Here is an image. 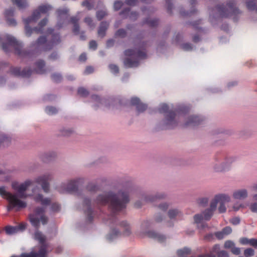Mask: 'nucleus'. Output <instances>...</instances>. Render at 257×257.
<instances>
[{
    "mask_svg": "<svg viewBox=\"0 0 257 257\" xmlns=\"http://www.w3.org/2000/svg\"><path fill=\"white\" fill-rule=\"evenodd\" d=\"M182 213L178 208H171L168 211V215L170 219H175L177 217H181L182 216Z\"/></svg>",
    "mask_w": 257,
    "mask_h": 257,
    "instance_id": "obj_25",
    "label": "nucleus"
},
{
    "mask_svg": "<svg viewBox=\"0 0 257 257\" xmlns=\"http://www.w3.org/2000/svg\"><path fill=\"white\" fill-rule=\"evenodd\" d=\"M92 99L93 101L96 103V106H98L102 103L103 100L98 96L95 95L92 96Z\"/></svg>",
    "mask_w": 257,
    "mask_h": 257,
    "instance_id": "obj_48",
    "label": "nucleus"
},
{
    "mask_svg": "<svg viewBox=\"0 0 257 257\" xmlns=\"http://www.w3.org/2000/svg\"><path fill=\"white\" fill-rule=\"evenodd\" d=\"M105 223L111 226L109 232L105 236L106 239L109 242L115 240L121 232L124 236H128L132 232L130 225L127 221H119L116 217L110 218Z\"/></svg>",
    "mask_w": 257,
    "mask_h": 257,
    "instance_id": "obj_5",
    "label": "nucleus"
},
{
    "mask_svg": "<svg viewBox=\"0 0 257 257\" xmlns=\"http://www.w3.org/2000/svg\"><path fill=\"white\" fill-rule=\"evenodd\" d=\"M129 201L128 191L124 189H112L98 194L93 202L101 205H108L114 212L125 208Z\"/></svg>",
    "mask_w": 257,
    "mask_h": 257,
    "instance_id": "obj_3",
    "label": "nucleus"
},
{
    "mask_svg": "<svg viewBox=\"0 0 257 257\" xmlns=\"http://www.w3.org/2000/svg\"><path fill=\"white\" fill-rule=\"evenodd\" d=\"M235 245V243L233 241L228 240L226 241L224 244V248L226 249H230V250Z\"/></svg>",
    "mask_w": 257,
    "mask_h": 257,
    "instance_id": "obj_43",
    "label": "nucleus"
},
{
    "mask_svg": "<svg viewBox=\"0 0 257 257\" xmlns=\"http://www.w3.org/2000/svg\"><path fill=\"white\" fill-rule=\"evenodd\" d=\"M230 250L233 254L235 255H239L240 253V248L236 247L235 245Z\"/></svg>",
    "mask_w": 257,
    "mask_h": 257,
    "instance_id": "obj_59",
    "label": "nucleus"
},
{
    "mask_svg": "<svg viewBox=\"0 0 257 257\" xmlns=\"http://www.w3.org/2000/svg\"><path fill=\"white\" fill-rule=\"evenodd\" d=\"M0 42L3 49L5 52L9 51L11 49H15L16 53L21 57H31L34 52H28L22 49V44L18 42L15 37L8 34H0Z\"/></svg>",
    "mask_w": 257,
    "mask_h": 257,
    "instance_id": "obj_7",
    "label": "nucleus"
},
{
    "mask_svg": "<svg viewBox=\"0 0 257 257\" xmlns=\"http://www.w3.org/2000/svg\"><path fill=\"white\" fill-rule=\"evenodd\" d=\"M78 20H79V18H77L76 17H73L71 19V22L73 24H74V28L73 29V32L75 34H77L79 31V27L77 24Z\"/></svg>",
    "mask_w": 257,
    "mask_h": 257,
    "instance_id": "obj_37",
    "label": "nucleus"
},
{
    "mask_svg": "<svg viewBox=\"0 0 257 257\" xmlns=\"http://www.w3.org/2000/svg\"><path fill=\"white\" fill-rule=\"evenodd\" d=\"M250 210L253 213H257V202L252 203L249 206Z\"/></svg>",
    "mask_w": 257,
    "mask_h": 257,
    "instance_id": "obj_58",
    "label": "nucleus"
},
{
    "mask_svg": "<svg viewBox=\"0 0 257 257\" xmlns=\"http://www.w3.org/2000/svg\"><path fill=\"white\" fill-rule=\"evenodd\" d=\"M189 107L180 106L174 111L169 110V106L166 103L161 104L158 108L160 113H164V118L161 121V126L165 129H171L179 124L185 127H194L199 125L202 118L198 115L187 116Z\"/></svg>",
    "mask_w": 257,
    "mask_h": 257,
    "instance_id": "obj_2",
    "label": "nucleus"
},
{
    "mask_svg": "<svg viewBox=\"0 0 257 257\" xmlns=\"http://www.w3.org/2000/svg\"><path fill=\"white\" fill-rule=\"evenodd\" d=\"M230 221L233 225H237L240 222V218L238 217H235L231 219Z\"/></svg>",
    "mask_w": 257,
    "mask_h": 257,
    "instance_id": "obj_61",
    "label": "nucleus"
},
{
    "mask_svg": "<svg viewBox=\"0 0 257 257\" xmlns=\"http://www.w3.org/2000/svg\"><path fill=\"white\" fill-rule=\"evenodd\" d=\"M54 30L52 29H48L47 33L48 34H51L52 37V40L51 42H47L46 38L45 37H40L37 42L35 45H36V48H39L43 44L46 43L47 46L45 48L46 50L50 49L52 47L59 44L60 42V37L59 34H55L54 33Z\"/></svg>",
    "mask_w": 257,
    "mask_h": 257,
    "instance_id": "obj_12",
    "label": "nucleus"
},
{
    "mask_svg": "<svg viewBox=\"0 0 257 257\" xmlns=\"http://www.w3.org/2000/svg\"><path fill=\"white\" fill-rule=\"evenodd\" d=\"M32 182L31 180H27L22 183L17 181L13 182L12 187L17 192L16 193L14 194L7 192L5 186H0V195L6 199L9 202L7 208L8 211H10L14 208L19 210L25 208L27 206V202L22 199H26L29 196H32V199L36 202L40 203L43 206L50 204V198L44 197L40 192V189L37 187L32 189L31 194L26 193V191L32 185Z\"/></svg>",
    "mask_w": 257,
    "mask_h": 257,
    "instance_id": "obj_1",
    "label": "nucleus"
},
{
    "mask_svg": "<svg viewBox=\"0 0 257 257\" xmlns=\"http://www.w3.org/2000/svg\"><path fill=\"white\" fill-rule=\"evenodd\" d=\"M169 204L167 202H162L160 203L158 208L163 211H166L169 208Z\"/></svg>",
    "mask_w": 257,
    "mask_h": 257,
    "instance_id": "obj_49",
    "label": "nucleus"
},
{
    "mask_svg": "<svg viewBox=\"0 0 257 257\" xmlns=\"http://www.w3.org/2000/svg\"><path fill=\"white\" fill-rule=\"evenodd\" d=\"M27 223L22 222L17 226H8L6 227L5 230L7 234L13 235L24 231L27 227Z\"/></svg>",
    "mask_w": 257,
    "mask_h": 257,
    "instance_id": "obj_18",
    "label": "nucleus"
},
{
    "mask_svg": "<svg viewBox=\"0 0 257 257\" xmlns=\"http://www.w3.org/2000/svg\"><path fill=\"white\" fill-rule=\"evenodd\" d=\"M209 199L207 197H202L198 199L197 202L201 206H206L208 202Z\"/></svg>",
    "mask_w": 257,
    "mask_h": 257,
    "instance_id": "obj_42",
    "label": "nucleus"
},
{
    "mask_svg": "<svg viewBox=\"0 0 257 257\" xmlns=\"http://www.w3.org/2000/svg\"><path fill=\"white\" fill-rule=\"evenodd\" d=\"M91 200L86 198L84 200L85 205V213L86 215V220L87 222H91L94 217V213L90 207Z\"/></svg>",
    "mask_w": 257,
    "mask_h": 257,
    "instance_id": "obj_20",
    "label": "nucleus"
},
{
    "mask_svg": "<svg viewBox=\"0 0 257 257\" xmlns=\"http://www.w3.org/2000/svg\"><path fill=\"white\" fill-rule=\"evenodd\" d=\"M89 48L92 50H95L97 48V43L95 41H92L89 43Z\"/></svg>",
    "mask_w": 257,
    "mask_h": 257,
    "instance_id": "obj_63",
    "label": "nucleus"
},
{
    "mask_svg": "<svg viewBox=\"0 0 257 257\" xmlns=\"http://www.w3.org/2000/svg\"><path fill=\"white\" fill-rule=\"evenodd\" d=\"M249 239L245 237H243L240 239V242L241 244L245 245L249 244Z\"/></svg>",
    "mask_w": 257,
    "mask_h": 257,
    "instance_id": "obj_62",
    "label": "nucleus"
},
{
    "mask_svg": "<svg viewBox=\"0 0 257 257\" xmlns=\"http://www.w3.org/2000/svg\"><path fill=\"white\" fill-rule=\"evenodd\" d=\"M217 12L216 17H230L232 15H236L239 14V10L235 8L234 3L229 2L225 6H217L215 10Z\"/></svg>",
    "mask_w": 257,
    "mask_h": 257,
    "instance_id": "obj_13",
    "label": "nucleus"
},
{
    "mask_svg": "<svg viewBox=\"0 0 257 257\" xmlns=\"http://www.w3.org/2000/svg\"><path fill=\"white\" fill-rule=\"evenodd\" d=\"M56 157V153L55 152L50 151L43 154L41 157V159L43 162L47 163L52 160Z\"/></svg>",
    "mask_w": 257,
    "mask_h": 257,
    "instance_id": "obj_29",
    "label": "nucleus"
},
{
    "mask_svg": "<svg viewBox=\"0 0 257 257\" xmlns=\"http://www.w3.org/2000/svg\"><path fill=\"white\" fill-rule=\"evenodd\" d=\"M29 219L31 225L36 229L33 234V238L37 241L40 245L35 247L39 249L42 246H45V250L47 253L48 244L46 243V236L40 230H39L41 224L43 225L47 224L48 222V217L45 214V208L44 207H37L33 213L29 215Z\"/></svg>",
    "mask_w": 257,
    "mask_h": 257,
    "instance_id": "obj_4",
    "label": "nucleus"
},
{
    "mask_svg": "<svg viewBox=\"0 0 257 257\" xmlns=\"http://www.w3.org/2000/svg\"><path fill=\"white\" fill-rule=\"evenodd\" d=\"M82 6L86 7L89 10L92 9L94 7V2L88 0L84 1L82 3Z\"/></svg>",
    "mask_w": 257,
    "mask_h": 257,
    "instance_id": "obj_39",
    "label": "nucleus"
},
{
    "mask_svg": "<svg viewBox=\"0 0 257 257\" xmlns=\"http://www.w3.org/2000/svg\"><path fill=\"white\" fill-rule=\"evenodd\" d=\"M106 15V12L105 11H98L96 13L97 18L100 20L102 19Z\"/></svg>",
    "mask_w": 257,
    "mask_h": 257,
    "instance_id": "obj_55",
    "label": "nucleus"
},
{
    "mask_svg": "<svg viewBox=\"0 0 257 257\" xmlns=\"http://www.w3.org/2000/svg\"><path fill=\"white\" fill-rule=\"evenodd\" d=\"M232 232V229L229 226L224 227L221 231H218L215 233V236L218 239H222L224 236L230 234Z\"/></svg>",
    "mask_w": 257,
    "mask_h": 257,
    "instance_id": "obj_27",
    "label": "nucleus"
},
{
    "mask_svg": "<svg viewBox=\"0 0 257 257\" xmlns=\"http://www.w3.org/2000/svg\"><path fill=\"white\" fill-rule=\"evenodd\" d=\"M165 196V194L163 193H159L157 194L155 196L152 195H144L143 197V199L144 202H153L157 199L164 198Z\"/></svg>",
    "mask_w": 257,
    "mask_h": 257,
    "instance_id": "obj_26",
    "label": "nucleus"
},
{
    "mask_svg": "<svg viewBox=\"0 0 257 257\" xmlns=\"http://www.w3.org/2000/svg\"><path fill=\"white\" fill-rule=\"evenodd\" d=\"M37 73L44 74L46 72L44 61L39 60L36 63V67L34 70Z\"/></svg>",
    "mask_w": 257,
    "mask_h": 257,
    "instance_id": "obj_28",
    "label": "nucleus"
},
{
    "mask_svg": "<svg viewBox=\"0 0 257 257\" xmlns=\"http://www.w3.org/2000/svg\"><path fill=\"white\" fill-rule=\"evenodd\" d=\"M47 254L45 250V246L43 245L39 249L34 247L30 253H23L20 256L11 257H46Z\"/></svg>",
    "mask_w": 257,
    "mask_h": 257,
    "instance_id": "obj_17",
    "label": "nucleus"
},
{
    "mask_svg": "<svg viewBox=\"0 0 257 257\" xmlns=\"http://www.w3.org/2000/svg\"><path fill=\"white\" fill-rule=\"evenodd\" d=\"M78 94L81 96H86L88 94V91L83 87H80L78 89Z\"/></svg>",
    "mask_w": 257,
    "mask_h": 257,
    "instance_id": "obj_45",
    "label": "nucleus"
},
{
    "mask_svg": "<svg viewBox=\"0 0 257 257\" xmlns=\"http://www.w3.org/2000/svg\"><path fill=\"white\" fill-rule=\"evenodd\" d=\"M181 48L185 51H191L193 50V47L190 43H184L181 45Z\"/></svg>",
    "mask_w": 257,
    "mask_h": 257,
    "instance_id": "obj_51",
    "label": "nucleus"
},
{
    "mask_svg": "<svg viewBox=\"0 0 257 257\" xmlns=\"http://www.w3.org/2000/svg\"><path fill=\"white\" fill-rule=\"evenodd\" d=\"M109 68L111 72L113 74H116L118 72V68L116 65L110 64L109 65Z\"/></svg>",
    "mask_w": 257,
    "mask_h": 257,
    "instance_id": "obj_52",
    "label": "nucleus"
},
{
    "mask_svg": "<svg viewBox=\"0 0 257 257\" xmlns=\"http://www.w3.org/2000/svg\"><path fill=\"white\" fill-rule=\"evenodd\" d=\"M11 73L17 76H22L23 77H29L32 73V70L30 69H23L21 71L19 67H12L11 69Z\"/></svg>",
    "mask_w": 257,
    "mask_h": 257,
    "instance_id": "obj_22",
    "label": "nucleus"
},
{
    "mask_svg": "<svg viewBox=\"0 0 257 257\" xmlns=\"http://www.w3.org/2000/svg\"><path fill=\"white\" fill-rule=\"evenodd\" d=\"M249 244L254 247H257V239L254 238L250 239Z\"/></svg>",
    "mask_w": 257,
    "mask_h": 257,
    "instance_id": "obj_64",
    "label": "nucleus"
},
{
    "mask_svg": "<svg viewBox=\"0 0 257 257\" xmlns=\"http://www.w3.org/2000/svg\"><path fill=\"white\" fill-rule=\"evenodd\" d=\"M165 216L161 213H156L154 217V219L157 222H160L164 219Z\"/></svg>",
    "mask_w": 257,
    "mask_h": 257,
    "instance_id": "obj_46",
    "label": "nucleus"
},
{
    "mask_svg": "<svg viewBox=\"0 0 257 257\" xmlns=\"http://www.w3.org/2000/svg\"><path fill=\"white\" fill-rule=\"evenodd\" d=\"M254 254V251L251 248H248L244 250V255L246 257L252 256Z\"/></svg>",
    "mask_w": 257,
    "mask_h": 257,
    "instance_id": "obj_44",
    "label": "nucleus"
},
{
    "mask_svg": "<svg viewBox=\"0 0 257 257\" xmlns=\"http://www.w3.org/2000/svg\"><path fill=\"white\" fill-rule=\"evenodd\" d=\"M13 3L15 4L20 9H23L28 7L27 0H12Z\"/></svg>",
    "mask_w": 257,
    "mask_h": 257,
    "instance_id": "obj_33",
    "label": "nucleus"
},
{
    "mask_svg": "<svg viewBox=\"0 0 257 257\" xmlns=\"http://www.w3.org/2000/svg\"><path fill=\"white\" fill-rule=\"evenodd\" d=\"M146 23L148 24L150 26L154 27V26H155L157 24L158 21L156 19L150 20V18H149V19L146 20Z\"/></svg>",
    "mask_w": 257,
    "mask_h": 257,
    "instance_id": "obj_57",
    "label": "nucleus"
},
{
    "mask_svg": "<svg viewBox=\"0 0 257 257\" xmlns=\"http://www.w3.org/2000/svg\"><path fill=\"white\" fill-rule=\"evenodd\" d=\"M109 24L106 22H101L98 31V34L100 37H103L105 34V31L108 27Z\"/></svg>",
    "mask_w": 257,
    "mask_h": 257,
    "instance_id": "obj_31",
    "label": "nucleus"
},
{
    "mask_svg": "<svg viewBox=\"0 0 257 257\" xmlns=\"http://www.w3.org/2000/svg\"><path fill=\"white\" fill-rule=\"evenodd\" d=\"M130 10H125L123 12L120 13L121 15H123L127 14L128 17L131 19V20H135L136 19L138 14L136 12H130Z\"/></svg>",
    "mask_w": 257,
    "mask_h": 257,
    "instance_id": "obj_38",
    "label": "nucleus"
},
{
    "mask_svg": "<svg viewBox=\"0 0 257 257\" xmlns=\"http://www.w3.org/2000/svg\"><path fill=\"white\" fill-rule=\"evenodd\" d=\"M58 22L56 27L58 28H62L66 24L68 18L69 9L66 7L59 9L57 10Z\"/></svg>",
    "mask_w": 257,
    "mask_h": 257,
    "instance_id": "obj_16",
    "label": "nucleus"
},
{
    "mask_svg": "<svg viewBox=\"0 0 257 257\" xmlns=\"http://www.w3.org/2000/svg\"><path fill=\"white\" fill-rule=\"evenodd\" d=\"M84 22L88 25L90 29H93L95 27V25L93 23L91 18L89 17H86L84 20Z\"/></svg>",
    "mask_w": 257,
    "mask_h": 257,
    "instance_id": "obj_50",
    "label": "nucleus"
},
{
    "mask_svg": "<svg viewBox=\"0 0 257 257\" xmlns=\"http://www.w3.org/2000/svg\"><path fill=\"white\" fill-rule=\"evenodd\" d=\"M213 170L216 172H221L227 171V167L225 166V165L221 162H217L213 166Z\"/></svg>",
    "mask_w": 257,
    "mask_h": 257,
    "instance_id": "obj_32",
    "label": "nucleus"
},
{
    "mask_svg": "<svg viewBox=\"0 0 257 257\" xmlns=\"http://www.w3.org/2000/svg\"><path fill=\"white\" fill-rule=\"evenodd\" d=\"M244 208L245 206L242 203L236 201L232 205L231 208L229 209V211H234L236 212Z\"/></svg>",
    "mask_w": 257,
    "mask_h": 257,
    "instance_id": "obj_35",
    "label": "nucleus"
},
{
    "mask_svg": "<svg viewBox=\"0 0 257 257\" xmlns=\"http://www.w3.org/2000/svg\"><path fill=\"white\" fill-rule=\"evenodd\" d=\"M125 35L126 32L124 29H119L115 33V36L116 37L123 38L125 37Z\"/></svg>",
    "mask_w": 257,
    "mask_h": 257,
    "instance_id": "obj_53",
    "label": "nucleus"
},
{
    "mask_svg": "<svg viewBox=\"0 0 257 257\" xmlns=\"http://www.w3.org/2000/svg\"><path fill=\"white\" fill-rule=\"evenodd\" d=\"M234 161V158H229L226 159L225 160L222 161V163L225 165V166H226L227 167V170H229L231 164Z\"/></svg>",
    "mask_w": 257,
    "mask_h": 257,
    "instance_id": "obj_41",
    "label": "nucleus"
},
{
    "mask_svg": "<svg viewBox=\"0 0 257 257\" xmlns=\"http://www.w3.org/2000/svg\"><path fill=\"white\" fill-rule=\"evenodd\" d=\"M14 14V10L13 8L7 10L5 11V17L6 18L8 23L11 26H16L17 22L16 20L12 18Z\"/></svg>",
    "mask_w": 257,
    "mask_h": 257,
    "instance_id": "obj_24",
    "label": "nucleus"
},
{
    "mask_svg": "<svg viewBox=\"0 0 257 257\" xmlns=\"http://www.w3.org/2000/svg\"><path fill=\"white\" fill-rule=\"evenodd\" d=\"M55 96L52 94H47L44 96V99L45 101H51L55 99Z\"/></svg>",
    "mask_w": 257,
    "mask_h": 257,
    "instance_id": "obj_60",
    "label": "nucleus"
},
{
    "mask_svg": "<svg viewBox=\"0 0 257 257\" xmlns=\"http://www.w3.org/2000/svg\"><path fill=\"white\" fill-rule=\"evenodd\" d=\"M216 208H212L211 207V202L210 204V207L206 209L201 213L197 214L194 216V221L196 223L199 224L203 220H208L210 219L213 215V212Z\"/></svg>",
    "mask_w": 257,
    "mask_h": 257,
    "instance_id": "obj_15",
    "label": "nucleus"
},
{
    "mask_svg": "<svg viewBox=\"0 0 257 257\" xmlns=\"http://www.w3.org/2000/svg\"><path fill=\"white\" fill-rule=\"evenodd\" d=\"M212 253H215L218 257H229L228 253L225 250H220V246L218 244H215L211 251Z\"/></svg>",
    "mask_w": 257,
    "mask_h": 257,
    "instance_id": "obj_30",
    "label": "nucleus"
},
{
    "mask_svg": "<svg viewBox=\"0 0 257 257\" xmlns=\"http://www.w3.org/2000/svg\"><path fill=\"white\" fill-rule=\"evenodd\" d=\"M234 199L237 200H244L248 197V192L246 189L240 188L233 191L232 194Z\"/></svg>",
    "mask_w": 257,
    "mask_h": 257,
    "instance_id": "obj_19",
    "label": "nucleus"
},
{
    "mask_svg": "<svg viewBox=\"0 0 257 257\" xmlns=\"http://www.w3.org/2000/svg\"><path fill=\"white\" fill-rule=\"evenodd\" d=\"M52 78L54 81L57 82L62 79V76L59 73H55L52 75Z\"/></svg>",
    "mask_w": 257,
    "mask_h": 257,
    "instance_id": "obj_56",
    "label": "nucleus"
},
{
    "mask_svg": "<svg viewBox=\"0 0 257 257\" xmlns=\"http://www.w3.org/2000/svg\"><path fill=\"white\" fill-rule=\"evenodd\" d=\"M123 63L126 67H135L140 61L146 58V53L141 46H137L135 49H127L124 51Z\"/></svg>",
    "mask_w": 257,
    "mask_h": 257,
    "instance_id": "obj_8",
    "label": "nucleus"
},
{
    "mask_svg": "<svg viewBox=\"0 0 257 257\" xmlns=\"http://www.w3.org/2000/svg\"><path fill=\"white\" fill-rule=\"evenodd\" d=\"M12 138L10 135L0 132V148L8 146L11 143Z\"/></svg>",
    "mask_w": 257,
    "mask_h": 257,
    "instance_id": "obj_23",
    "label": "nucleus"
},
{
    "mask_svg": "<svg viewBox=\"0 0 257 257\" xmlns=\"http://www.w3.org/2000/svg\"><path fill=\"white\" fill-rule=\"evenodd\" d=\"M123 5V3L121 1H116L114 3V9L115 11H117L120 9V8L122 7Z\"/></svg>",
    "mask_w": 257,
    "mask_h": 257,
    "instance_id": "obj_54",
    "label": "nucleus"
},
{
    "mask_svg": "<svg viewBox=\"0 0 257 257\" xmlns=\"http://www.w3.org/2000/svg\"><path fill=\"white\" fill-rule=\"evenodd\" d=\"M246 7L249 10H255L257 12V0H248L246 2Z\"/></svg>",
    "mask_w": 257,
    "mask_h": 257,
    "instance_id": "obj_34",
    "label": "nucleus"
},
{
    "mask_svg": "<svg viewBox=\"0 0 257 257\" xmlns=\"http://www.w3.org/2000/svg\"><path fill=\"white\" fill-rule=\"evenodd\" d=\"M191 249L189 247H185L183 248L178 249L177 251V253L179 256H183L186 255L190 254Z\"/></svg>",
    "mask_w": 257,
    "mask_h": 257,
    "instance_id": "obj_36",
    "label": "nucleus"
},
{
    "mask_svg": "<svg viewBox=\"0 0 257 257\" xmlns=\"http://www.w3.org/2000/svg\"><path fill=\"white\" fill-rule=\"evenodd\" d=\"M131 104L132 105H135L136 106L137 110L139 112H143L147 107L146 104L141 102L140 99L136 97H134L131 98Z\"/></svg>",
    "mask_w": 257,
    "mask_h": 257,
    "instance_id": "obj_21",
    "label": "nucleus"
},
{
    "mask_svg": "<svg viewBox=\"0 0 257 257\" xmlns=\"http://www.w3.org/2000/svg\"><path fill=\"white\" fill-rule=\"evenodd\" d=\"M153 224L152 220H146L142 222L138 232V235L141 237H148L161 242L164 241L166 239L164 235L150 229Z\"/></svg>",
    "mask_w": 257,
    "mask_h": 257,
    "instance_id": "obj_9",
    "label": "nucleus"
},
{
    "mask_svg": "<svg viewBox=\"0 0 257 257\" xmlns=\"http://www.w3.org/2000/svg\"><path fill=\"white\" fill-rule=\"evenodd\" d=\"M83 179L81 178H76L67 180L62 183L56 189L61 193H71L76 191L78 185L82 183Z\"/></svg>",
    "mask_w": 257,
    "mask_h": 257,
    "instance_id": "obj_10",
    "label": "nucleus"
},
{
    "mask_svg": "<svg viewBox=\"0 0 257 257\" xmlns=\"http://www.w3.org/2000/svg\"><path fill=\"white\" fill-rule=\"evenodd\" d=\"M52 8V6L49 5H41L38 7L37 10L33 12L31 17L24 20L25 23V32L27 36H30L33 31L29 26V24L37 21L41 17V14H46L48 12L50 11ZM47 22V18L43 19L39 22L38 27L35 28L34 31H35L38 33H43V28L46 25Z\"/></svg>",
    "mask_w": 257,
    "mask_h": 257,
    "instance_id": "obj_6",
    "label": "nucleus"
},
{
    "mask_svg": "<svg viewBox=\"0 0 257 257\" xmlns=\"http://www.w3.org/2000/svg\"><path fill=\"white\" fill-rule=\"evenodd\" d=\"M51 179V175L47 173L41 175L34 179V182L41 186L43 191L46 193L50 192V184L49 181Z\"/></svg>",
    "mask_w": 257,
    "mask_h": 257,
    "instance_id": "obj_14",
    "label": "nucleus"
},
{
    "mask_svg": "<svg viewBox=\"0 0 257 257\" xmlns=\"http://www.w3.org/2000/svg\"><path fill=\"white\" fill-rule=\"evenodd\" d=\"M231 201L230 196L226 193H219L215 195L211 200V207L212 208H216L217 205L219 203V205L218 208V211L222 213L226 211V203L230 202Z\"/></svg>",
    "mask_w": 257,
    "mask_h": 257,
    "instance_id": "obj_11",
    "label": "nucleus"
},
{
    "mask_svg": "<svg viewBox=\"0 0 257 257\" xmlns=\"http://www.w3.org/2000/svg\"><path fill=\"white\" fill-rule=\"evenodd\" d=\"M45 111L47 114L52 115L56 113L58 111V110L55 107L49 106L46 107Z\"/></svg>",
    "mask_w": 257,
    "mask_h": 257,
    "instance_id": "obj_40",
    "label": "nucleus"
},
{
    "mask_svg": "<svg viewBox=\"0 0 257 257\" xmlns=\"http://www.w3.org/2000/svg\"><path fill=\"white\" fill-rule=\"evenodd\" d=\"M87 189L90 192H94L98 190V187L96 184L91 183L87 186Z\"/></svg>",
    "mask_w": 257,
    "mask_h": 257,
    "instance_id": "obj_47",
    "label": "nucleus"
}]
</instances>
